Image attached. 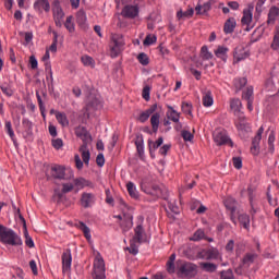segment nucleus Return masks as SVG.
<instances>
[{"label":"nucleus","mask_w":279,"mask_h":279,"mask_svg":"<svg viewBox=\"0 0 279 279\" xmlns=\"http://www.w3.org/2000/svg\"><path fill=\"white\" fill-rule=\"evenodd\" d=\"M0 243L11 245L12 247H20L23 245V240L21 239V235L14 232V230L0 225Z\"/></svg>","instance_id":"1"},{"label":"nucleus","mask_w":279,"mask_h":279,"mask_svg":"<svg viewBox=\"0 0 279 279\" xmlns=\"http://www.w3.org/2000/svg\"><path fill=\"white\" fill-rule=\"evenodd\" d=\"M178 276L180 278H195L197 276V265L191 262H179Z\"/></svg>","instance_id":"2"},{"label":"nucleus","mask_w":279,"mask_h":279,"mask_svg":"<svg viewBox=\"0 0 279 279\" xmlns=\"http://www.w3.org/2000/svg\"><path fill=\"white\" fill-rule=\"evenodd\" d=\"M92 279H107L106 278V264L104 263V257H101L100 254H98L93 264V270H92Z\"/></svg>","instance_id":"3"},{"label":"nucleus","mask_w":279,"mask_h":279,"mask_svg":"<svg viewBox=\"0 0 279 279\" xmlns=\"http://www.w3.org/2000/svg\"><path fill=\"white\" fill-rule=\"evenodd\" d=\"M81 141H83V144L80 147V153L82 156V160L86 167H88V163L90 162V150L88 149V145L93 143V137L90 136V133L88 131L80 137Z\"/></svg>","instance_id":"4"},{"label":"nucleus","mask_w":279,"mask_h":279,"mask_svg":"<svg viewBox=\"0 0 279 279\" xmlns=\"http://www.w3.org/2000/svg\"><path fill=\"white\" fill-rule=\"evenodd\" d=\"M73 189H75V184H73V183H63L61 190H60V187L54 189L53 196H52L54 202L57 204L64 202V199L66 197L65 196L66 193H71V191H73Z\"/></svg>","instance_id":"5"},{"label":"nucleus","mask_w":279,"mask_h":279,"mask_svg":"<svg viewBox=\"0 0 279 279\" xmlns=\"http://www.w3.org/2000/svg\"><path fill=\"white\" fill-rule=\"evenodd\" d=\"M225 206L230 211V219L232 223L236 225V217H239V203L233 197H227L225 199Z\"/></svg>","instance_id":"6"},{"label":"nucleus","mask_w":279,"mask_h":279,"mask_svg":"<svg viewBox=\"0 0 279 279\" xmlns=\"http://www.w3.org/2000/svg\"><path fill=\"white\" fill-rule=\"evenodd\" d=\"M146 195H151L155 199L161 197V199H169V191L165 186L154 185L151 189H145Z\"/></svg>","instance_id":"7"},{"label":"nucleus","mask_w":279,"mask_h":279,"mask_svg":"<svg viewBox=\"0 0 279 279\" xmlns=\"http://www.w3.org/2000/svg\"><path fill=\"white\" fill-rule=\"evenodd\" d=\"M52 16L54 21V25L57 27H62V20L64 19V11L60 5V0H54L52 2Z\"/></svg>","instance_id":"8"},{"label":"nucleus","mask_w":279,"mask_h":279,"mask_svg":"<svg viewBox=\"0 0 279 279\" xmlns=\"http://www.w3.org/2000/svg\"><path fill=\"white\" fill-rule=\"evenodd\" d=\"M196 256L203 260H218L219 250L216 247L203 248L197 252Z\"/></svg>","instance_id":"9"},{"label":"nucleus","mask_w":279,"mask_h":279,"mask_svg":"<svg viewBox=\"0 0 279 279\" xmlns=\"http://www.w3.org/2000/svg\"><path fill=\"white\" fill-rule=\"evenodd\" d=\"M122 3H129L130 0H121ZM135 5H125L122 10V16L124 19H135V16H138V3H141V0H135Z\"/></svg>","instance_id":"10"},{"label":"nucleus","mask_w":279,"mask_h":279,"mask_svg":"<svg viewBox=\"0 0 279 279\" xmlns=\"http://www.w3.org/2000/svg\"><path fill=\"white\" fill-rule=\"evenodd\" d=\"M214 141L216 145H229V147L234 145L232 140L228 136V133L223 130H217L214 132Z\"/></svg>","instance_id":"11"},{"label":"nucleus","mask_w":279,"mask_h":279,"mask_svg":"<svg viewBox=\"0 0 279 279\" xmlns=\"http://www.w3.org/2000/svg\"><path fill=\"white\" fill-rule=\"evenodd\" d=\"M263 132H265V128L260 126L252 141L251 153L253 156H258L260 153V141L263 140Z\"/></svg>","instance_id":"12"},{"label":"nucleus","mask_w":279,"mask_h":279,"mask_svg":"<svg viewBox=\"0 0 279 279\" xmlns=\"http://www.w3.org/2000/svg\"><path fill=\"white\" fill-rule=\"evenodd\" d=\"M136 243H141V225H137L135 229V235L131 240L130 247H126L128 252L133 256L138 254V245Z\"/></svg>","instance_id":"13"},{"label":"nucleus","mask_w":279,"mask_h":279,"mask_svg":"<svg viewBox=\"0 0 279 279\" xmlns=\"http://www.w3.org/2000/svg\"><path fill=\"white\" fill-rule=\"evenodd\" d=\"M22 128L23 138H25V141H32L34 136V124L32 123V121H29V119L27 118H24L22 120Z\"/></svg>","instance_id":"14"},{"label":"nucleus","mask_w":279,"mask_h":279,"mask_svg":"<svg viewBox=\"0 0 279 279\" xmlns=\"http://www.w3.org/2000/svg\"><path fill=\"white\" fill-rule=\"evenodd\" d=\"M97 202V197L93 193L83 192L80 198V205L82 208H93L94 204Z\"/></svg>","instance_id":"15"},{"label":"nucleus","mask_w":279,"mask_h":279,"mask_svg":"<svg viewBox=\"0 0 279 279\" xmlns=\"http://www.w3.org/2000/svg\"><path fill=\"white\" fill-rule=\"evenodd\" d=\"M254 19V5L250 4L246 9L243 10V16L241 19L242 25H246V31L250 32L252 27V21Z\"/></svg>","instance_id":"16"},{"label":"nucleus","mask_w":279,"mask_h":279,"mask_svg":"<svg viewBox=\"0 0 279 279\" xmlns=\"http://www.w3.org/2000/svg\"><path fill=\"white\" fill-rule=\"evenodd\" d=\"M234 125L239 132H250V123H247L245 113H239L235 116Z\"/></svg>","instance_id":"17"},{"label":"nucleus","mask_w":279,"mask_h":279,"mask_svg":"<svg viewBox=\"0 0 279 279\" xmlns=\"http://www.w3.org/2000/svg\"><path fill=\"white\" fill-rule=\"evenodd\" d=\"M50 175L53 180H69V178H66V170L60 165H54L50 168Z\"/></svg>","instance_id":"18"},{"label":"nucleus","mask_w":279,"mask_h":279,"mask_svg":"<svg viewBox=\"0 0 279 279\" xmlns=\"http://www.w3.org/2000/svg\"><path fill=\"white\" fill-rule=\"evenodd\" d=\"M62 271L63 274H69L71 271V265L73 263V256L71 255V250L68 248L62 254Z\"/></svg>","instance_id":"19"},{"label":"nucleus","mask_w":279,"mask_h":279,"mask_svg":"<svg viewBox=\"0 0 279 279\" xmlns=\"http://www.w3.org/2000/svg\"><path fill=\"white\" fill-rule=\"evenodd\" d=\"M87 21H88V17H86V11L81 9L76 13V23L81 29H88Z\"/></svg>","instance_id":"20"},{"label":"nucleus","mask_w":279,"mask_h":279,"mask_svg":"<svg viewBox=\"0 0 279 279\" xmlns=\"http://www.w3.org/2000/svg\"><path fill=\"white\" fill-rule=\"evenodd\" d=\"M34 10L43 14V10L45 12H49L51 10V5L49 4V0H37L34 3Z\"/></svg>","instance_id":"21"},{"label":"nucleus","mask_w":279,"mask_h":279,"mask_svg":"<svg viewBox=\"0 0 279 279\" xmlns=\"http://www.w3.org/2000/svg\"><path fill=\"white\" fill-rule=\"evenodd\" d=\"M228 51L230 48L226 46H218L217 49L214 50L216 58L222 60V62H228Z\"/></svg>","instance_id":"22"},{"label":"nucleus","mask_w":279,"mask_h":279,"mask_svg":"<svg viewBox=\"0 0 279 279\" xmlns=\"http://www.w3.org/2000/svg\"><path fill=\"white\" fill-rule=\"evenodd\" d=\"M74 186H76V189H95V183H93L89 180H86L84 178H76L74 179Z\"/></svg>","instance_id":"23"},{"label":"nucleus","mask_w":279,"mask_h":279,"mask_svg":"<svg viewBox=\"0 0 279 279\" xmlns=\"http://www.w3.org/2000/svg\"><path fill=\"white\" fill-rule=\"evenodd\" d=\"M248 56L250 52L243 47H236L233 52L234 62H241L242 60H245V58H248Z\"/></svg>","instance_id":"24"},{"label":"nucleus","mask_w":279,"mask_h":279,"mask_svg":"<svg viewBox=\"0 0 279 279\" xmlns=\"http://www.w3.org/2000/svg\"><path fill=\"white\" fill-rule=\"evenodd\" d=\"M230 108L233 111L234 117L238 114H243V104L241 102V99L239 98H233L230 101Z\"/></svg>","instance_id":"25"},{"label":"nucleus","mask_w":279,"mask_h":279,"mask_svg":"<svg viewBox=\"0 0 279 279\" xmlns=\"http://www.w3.org/2000/svg\"><path fill=\"white\" fill-rule=\"evenodd\" d=\"M234 29H236V19L229 17L223 25V33L225 34H233Z\"/></svg>","instance_id":"26"},{"label":"nucleus","mask_w":279,"mask_h":279,"mask_svg":"<svg viewBox=\"0 0 279 279\" xmlns=\"http://www.w3.org/2000/svg\"><path fill=\"white\" fill-rule=\"evenodd\" d=\"M151 88H154V86L150 81L144 82L142 97L145 101H149V99H151Z\"/></svg>","instance_id":"27"},{"label":"nucleus","mask_w":279,"mask_h":279,"mask_svg":"<svg viewBox=\"0 0 279 279\" xmlns=\"http://www.w3.org/2000/svg\"><path fill=\"white\" fill-rule=\"evenodd\" d=\"M201 269L203 271H206L207 274H215L217 271V264L210 263V262H201L199 263Z\"/></svg>","instance_id":"28"},{"label":"nucleus","mask_w":279,"mask_h":279,"mask_svg":"<svg viewBox=\"0 0 279 279\" xmlns=\"http://www.w3.org/2000/svg\"><path fill=\"white\" fill-rule=\"evenodd\" d=\"M150 125L154 134H156L158 132V128L160 126V113H153L150 117Z\"/></svg>","instance_id":"29"},{"label":"nucleus","mask_w":279,"mask_h":279,"mask_svg":"<svg viewBox=\"0 0 279 279\" xmlns=\"http://www.w3.org/2000/svg\"><path fill=\"white\" fill-rule=\"evenodd\" d=\"M242 99L244 101H254V87L248 86L242 92Z\"/></svg>","instance_id":"30"},{"label":"nucleus","mask_w":279,"mask_h":279,"mask_svg":"<svg viewBox=\"0 0 279 279\" xmlns=\"http://www.w3.org/2000/svg\"><path fill=\"white\" fill-rule=\"evenodd\" d=\"M213 104H215V100L213 99V93H210V90L205 92L203 94V106H205V108H210Z\"/></svg>","instance_id":"31"},{"label":"nucleus","mask_w":279,"mask_h":279,"mask_svg":"<svg viewBox=\"0 0 279 279\" xmlns=\"http://www.w3.org/2000/svg\"><path fill=\"white\" fill-rule=\"evenodd\" d=\"M111 44L123 48L125 46V40L123 39V35L111 34Z\"/></svg>","instance_id":"32"},{"label":"nucleus","mask_w":279,"mask_h":279,"mask_svg":"<svg viewBox=\"0 0 279 279\" xmlns=\"http://www.w3.org/2000/svg\"><path fill=\"white\" fill-rule=\"evenodd\" d=\"M169 111L167 112V118L173 123H180V113L173 109V107H168Z\"/></svg>","instance_id":"33"},{"label":"nucleus","mask_w":279,"mask_h":279,"mask_svg":"<svg viewBox=\"0 0 279 279\" xmlns=\"http://www.w3.org/2000/svg\"><path fill=\"white\" fill-rule=\"evenodd\" d=\"M213 8V3L205 2L203 5L198 4L195 8L196 14H206V12H210V9Z\"/></svg>","instance_id":"34"},{"label":"nucleus","mask_w":279,"mask_h":279,"mask_svg":"<svg viewBox=\"0 0 279 279\" xmlns=\"http://www.w3.org/2000/svg\"><path fill=\"white\" fill-rule=\"evenodd\" d=\"M56 119L62 128H69V118H66V113L64 112H57Z\"/></svg>","instance_id":"35"},{"label":"nucleus","mask_w":279,"mask_h":279,"mask_svg":"<svg viewBox=\"0 0 279 279\" xmlns=\"http://www.w3.org/2000/svg\"><path fill=\"white\" fill-rule=\"evenodd\" d=\"M126 191L133 199H138V191H136V185L133 182L126 183Z\"/></svg>","instance_id":"36"},{"label":"nucleus","mask_w":279,"mask_h":279,"mask_svg":"<svg viewBox=\"0 0 279 279\" xmlns=\"http://www.w3.org/2000/svg\"><path fill=\"white\" fill-rule=\"evenodd\" d=\"M157 108H158V105H151L149 109L141 113V120L147 121V119H149V117H151V114L156 112Z\"/></svg>","instance_id":"37"},{"label":"nucleus","mask_w":279,"mask_h":279,"mask_svg":"<svg viewBox=\"0 0 279 279\" xmlns=\"http://www.w3.org/2000/svg\"><path fill=\"white\" fill-rule=\"evenodd\" d=\"M258 258V254L255 253H246L242 259L243 265H247L248 267Z\"/></svg>","instance_id":"38"},{"label":"nucleus","mask_w":279,"mask_h":279,"mask_svg":"<svg viewBox=\"0 0 279 279\" xmlns=\"http://www.w3.org/2000/svg\"><path fill=\"white\" fill-rule=\"evenodd\" d=\"M4 130L10 136L11 141L14 143V145H16V135L14 134V130H12V122L7 121L4 124Z\"/></svg>","instance_id":"39"},{"label":"nucleus","mask_w":279,"mask_h":279,"mask_svg":"<svg viewBox=\"0 0 279 279\" xmlns=\"http://www.w3.org/2000/svg\"><path fill=\"white\" fill-rule=\"evenodd\" d=\"M278 16H279V8L278 7L270 8L268 13V23L269 24L276 23V19H278Z\"/></svg>","instance_id":"40"},{"label":"nucleus","mask_w":279,"mask_h":279,"mask_svg":"<svg viewBox=\"0 0 279 279\" xmlns=\"http://www.w3.org/2000/svg\"><path fill=\"white\" fill-rule=\"evenodd\" d=\"M116 219H120V220H123L125 222V227L126 228H132L133 226V222H132V214H123V216L121 215H118V216H114Z\"/></svg>","instance_id":"41"},{"label":"nucleus","mask_w":279,"mask_h":279,"mask_svg":"<svg viewBox=\"0 0 279 279\" xmlns=\"http://www.w3.org/2000/svg\"><path fill=\"white\" fill-rule=\"evenodd\" d=\"M233 85L236 90H242L247 85V78L245 77L234 78Z\"/></svg>","instance_id":"42"},{"label":"nucleus","mask_w":279,"mask_h":279,"mask_svg":"<svg viewBox=\"0 0 279 279\" xmlns=\"http://www.w3.org/2000/svg\"><path fill=\"white\" fill-rule=\"evenodd\" d=\"M158 37L154 34H148L143 40L144 47H151V45H156Z\"/></svg>","instance_id":"43"},{"label":"nucleus","mask_w":279,"mask_h":279,"mask_svg":"<svg viewBox=\"0 0 279 279\" xmlns=\"http://www.w3.org/2000/svg\"><path fill=\"white\" fill-rule=\"evenodd\" d=\"M195 13V10L193 8L189 9L187 11L183 12L182 10L177 12V19L180 21L182 19H191L193 14Z\"/></svg>","instance_id":"44"},{"label":"nucleus","mask_w":279,"mask_h":279,"mask_svg":"<svg viewBox=\"0 0 279 279\" xmlns=\"http://www.w3.org/2000/svg\"><path fill=\"white\" fill-rule=\"evenodd\" d=\"M81 62L84 64V66H90V69H95V59L88 54H84L81 58Z\"/></svg>","instance_id":"45"},{"label":"nucleus","mask_w":279,"mask_h":279,"mask_svg":"<svg viewBox=\"0 0 279 279\" xmlns=\"http://www.w3.org/2000/svg\"><path fill=\"white\" fill-rule=\"evenodd\" d=\"M64 27H65V29H68V32H70V34H73V32H75V24L73 23V15H70L66 17Z\"/></svg>","instance_id":"46"},{"label":"nucleus","mask_w":279,"mask_h":279,"mask_svg":"<svg viewBox=\"0 0 279 279\" xmlns=\"http://www.w3.org/2000/svg\"><path fill=\"white\" fill-rule=\"evenodd\" d=\"M123 51V47L117 46L116 44L110 45V56L111 58H118V56Z\"/></svg>","instance_id":"47"},{"label":"nucleus","mask_w":279,"mask_h":279,"mask_svg":"<svg viewBox=\"0 0 279 279\" xmlns=\"http://www.w3.org/2000/svg\"><path fill=\"white\" fill-rule=\"evenodd\" d=\"M238 219L243 228H245V230L250 228V216H247L246 214H241L238 216Z\"/></svg>","instance_id":"48"},{"label":"nucleus","mask_w":279,"mask_h":279,"mask_svg":"<svg viewBox=\"0 0 279 279\" xmlns=\"http://www.w3.org/2000/svg\"><path fill=\"white\" fill-rule=\"evenodd\" d=\"M203 239H206V233L204 232V229H197L190 240L191 241H202Z\"/></svg>","instance_id":"49"},{"label":"nucleus","mask_w":279,"mask_h":279,"mask_svg":"<svg viewBox=\"0 0 279 279\" xmlns=\"http://www.w3.org/2000/svg\"><path fill=\"white\" fill-rule=\"evenodd\" d=\"M201 56L203 60H213V52L208 51V46H203L201 49Z\"/></svg>","instance_id":"50"},{"label":"nucleus","mask_w":279,"mask_h":279,"mask_svg":"<svg viewBox=\"0 0 279 279\" xmlns=\"http://www.w3.org/2000/svg\"><path fill=\"white\" fill-rule=\"evenodd\" d=\"M78 228H80V230H82L85 239H90V228H88V226H86V223L78 222Z\"/></svg>","instance_id":"51"},{"label":"nucleus","mask_w":279,"mask_h":279,"mask_svg":"<svg viewBox=\"0 0 279 279\" xmlns=\"http://www.w3.org/2000/svg\"><path fill=\"white\" fill-rule=\"evenodd\" d=\"M182 112H184V114H189L190 117L193 116V105L189 104V102H182Z\"/></svg>","instance_id":"52"},{"label":"nucleus","mask_w":279,"mask_h":279,"mask_svg":"<svg viewBox=\"0 0 279 279\" xmlns=\"http://www.w3.org/2000/svg\"><path fill=\"white\" fill-rule=\"evenodd\" d=\"M168 208L174 215H180V207H178V205L175 204V201H173V202L169 201L168 202Z\"/></svg>","instance_id":"53"},{"label":"nucleus","mask_w":279,"mask_h":279,"mask_svg":"<svg viewBox=\"0 0 279 279\" xmlns=\"http://www.w3.org/2000/svg\"><path fill=\"white\" fill-rule=\"evenodd\" d=\"M220 278L221 279H234V272H232L231 269L222 270L220 272Z\"/></svg>","instance_id":"54"},{"label":"nucleus","mask_w":279,"mask_h":279,"mask_svg":"<svg viewBox=\"0 0 279 279\" xmlns=\"http://www.w3.org/2000/svg\"><path fill=\"white\" fill-rule=\"evenodd\" d=\"M0 88H1L2 93H3L4 95H7V97H12L13 92H12V88H10V85H9V84H2V85L0 86Z\"/></svg>","instance_id":"55"},{"label":"nucleus","mask_w":279,"mask_h":279,"mask_svg":"<svg viewBox=\"0 0 279 279\" xmlns=\"http://www.w3.org/2000/svg\"><path fill=\"white\" fill-rule=\"evenodd\" d=\"M24 236L26 239L25 243H26L27 247H34V240H32V238L29 236V233L27 232V228H25Z\"/></svg>","instance_id":"56"},{"label":"nucleus","mask_w":279,"mask_h":279,"mask_svg":"<svg viewBox=\"0 0 279 279\" xmlns=\"http://www.w3.org/2000/svg\"><path fill=\"white\" fill-rule=\"evenodd\" d=\"M150 60H149V56H147V53L145 52H141V64L142 66H147L149 64Z\"/></svg>","instance_id":"57"},{"label":"nucleus","mask_w":279,"mask_h":279,"mask_svg":"<svg viewBox=\"0 0 279 279\" xmlns=\"http://www.w3.org/2000/svg\"><path fill=\"white\" fill-rule=\"evenodd\" d=\"M87 132L88 130H86V128L84 126H78L75 129V135L77 136V138L83 137Z\"/></svg>","instance_id":"58"},{"label":"nucleus","mask_w":279,"mask_h":279,"mask_svg":"<svg viewBox=\"0 0 279 279\" xmlns=\"http://www.w3.org/2000/svg\"><path fill=\"white\" fill-rule=\"evenodd\" d=\"M36 98L38 101L39 110L43 114L45 112V102H43V97H40V93L36 92Z\"/></svg>","instance_id":"59"},{"label":"nucleus","mask_w":279,"mask_h":279,"mask_svg":"<svg viewBox=\"0 0 279 279\" xmlns=\"http://www.w3.org/2000/svg\"><path fill=\"white\" fill-rule=\"evenodd\" d=\"M96 163L98 167H104L106 165V158L104 157V154H98L96 157Z\"/></svg>","instance_id":"60"},{"label":"nucleus","mask_w":279,"mask_h":279,"mask_svg":"<svg viewBox=\"0 0 279 279\" xmlns=\"http://www.w3.org/2000/svg\"><path fill=\"white\" fill-rule=\"evenodd\" d=\"M181 136L183 141H193V134L190 131L183 130Z\"/></svg>","instance_id":"61"},{"label":"nucleus","mask_w":279,"mask_h":279,"mask_svg":"<svg viewBox=\"0 0 279 279\" xmlns=\"http://www.w3.org/2000/svg\"><path fill=\"white\" fill-rule=\"evenodd\" d=\"M233 167L241 169L243 167V160L240 157H233Z\"/></svg>","instance_id":"62"},{"label":"nucleus","mask_w":279,"mask_h":279,"mask_svg":"<svg viewBox=\"0 0 279 279\" xmlns=\"http://www.w3.org/2000/svg\"><path fill=\"white\" fill-rule=\"evenodd\" d=\"M52 147H54V149H60L64 144L62 142V138H56L52 140Z\"/></svg>","instance_id":"63"},{"label":"nucleus","mask_w":279,"mask_h":279,"mask_svg":"<svg viewBox=\"0 0 279 279\" xmlns=\"http://www.w3.org/2000/svg\"><path fill=\"white\" fill-rule=\"evenodd\" d=\"M271 48L275 50L279 48V33L275 34Z\"/></svg>","instance_id":"64"}]
</instances>
